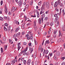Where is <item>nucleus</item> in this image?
Returning a JSON list of instances; mask_svg holds the SVG:
<instances>
[{"label": "nucleus", "mask_w": 65, "mask_h": 65, "mask_svg": "<svg viewBox=\"0 0 65 65\" xmlns=\"http://www.w3.org/2000/svg\"><path fill=\"white\" fill-rule=\"evenodd\" d=\"M6 65H10V64L9 63H7Z\"/></svg>", "instance_id": "nucleus-64"}, {"label": "nucleus", "mask_w": 65, "mask_h": 65, "mask_svg": "<svg viewBox=\"0 0 65 65\" xmlns=\"http://www.w3.org/2000/svg\"><path fill=\"white\" fill-rule=\"evenodd\" d=\"M60 51H61V52H63V48L62 47H61L60 49Z\"/></svg>", "instance_id": "nucleus-29"}, {"label": "nucleus", "mask_w": 65, "mask_h": 65, "mask_svg": "<svg viewBox=\"0 0 65 65\" xmlns=\"http://www.w3.org/2000/svg\"><path fill=\"white\" fill-rule=\"evenodd\" d=\"M4 30L5 31H7V29L6 28V27H4Z\"/></svg>", "instance_id": "nucleus-37"}, {"label": "nucleus", "mask_w": 65, "mask_h": 65, "mask_svg": "<svg viewBox=\"0 0 65 65\" xmlns=\"http://www.w3.org/2000/svg\"><path fill=\"white\" fill-rule=\"evenodd\" d=\"M8 24H7V23H6L5 24V26H8Z\"/></svg>", "instance_id": "nucleus-54"}, {"label": "nucleus", "mask_w": 65, "mask_h": 65, "mask_svg": "<svg viewBox=\"0 0 65 65\" xmlns=\"http://www.w3.org/2000/svg\"><path fill=\"white\" fill-rule=\"evenodd\" d=\"M61 1L60 0H59L56 2L55 3L54 7H57L58 6V5L61 4Z\"/></svg>", "instance_id": "nucleus-2"}, {"label": "nucleus", "mask_w": 65, "mask_h": 65, "mask_svg": "<svg viewBox=\"0 0 65 65\" xmlns=\"http://www.w3.org/2000/svg\"><path fill=\"white\" fill-rule=\"evenodd\" d=\"M0 20L1 21H3L4 20V19L2 17H0Z\"/></svg>", "instance_id": "nucleus-23"}, {"label": "nucleus", "mask_w": 65, "mask_h": 65, "mask_svg": "<svg viewBox=\"0 0 65 65\" xmlns=\"http://www.w3.org/2000/svg\"><path fill=\"white\" fill-rule=\"evenodd\" d=\"M5 12L6 13H7L8 12V11L7 10V6L6 5H5Z\"/></svg>", "instance_id": "nucleus-3"}, {"label": "nucleus", "mask_w": 65, "mask_h": 65, "mask_svg": "<svg viewBox=\"0 0 65 65\" xmlns=\"http://www.w3.org/2000/svg\"><path fill=\"white\" fill-rule=\"evenodd\" d=\"M14 11H15V8L14 7H13L11 9V11L12 12H13Z\"/></svg>", "instance_id": "nucleus-9"}, {"label": "nucleus", "mask_w": 65, "mask_h": 65, "mask_svg": "<svg viewBox=\"0 0 65 65\" xmlns=\"http://www.w3.org/2000/svg\"><path fill=\"white\" fill-rule=\"evenodd\" d=\"M23 55L24 56H26V53L24 52V53H23Z\"/></svg>", "instance_id": "nucleus-39"}, {"label": "nucleus", "mask_w": 65, "mask_h": 65, "mask_svg": "<svg viewBox=\"0 0 65 65\" xmlns=\"http://www.w3.org/2000/svg\"><path fill=\"white\" fill-rule=\"evenodd\" d=\"M35 40V44L36 45H37V41L35 40Z\"/></svg>", "instance_id": "nucleus-31"}, {"label": "nucleus", "mask_w": 65, "mask_h": 65, "mask_svg": "<svg viewBox=\"0 0 65 65\" xmlns=\"http://www.w3.org/2000/svg\"><path fill=\"white\" fill-rule=\"evenodd\" d=\"M23 44L25 45H26V44H27V43L24 42L23 43Z\"/></svg>", "instance_id": "nucleus-63"}, {"label": "nucleus", "mask_w": 65, "mask_h": 65, "mask_svg": "<svg viewBox=\"0 0 65 65\" xmlns=\"http://www.w3.org/2000/svg\"><path fill=\"white\" fill-rule=\"evenodd\" d=\"M41 53H42V52H43V48H42L41 50Z\"/></svg>", "instance_id": "nucleus-62"}, {"label": "nucleus", "mask_w": 65, "mask_h": 65, "mask_svg": "<svg viewBox=\"0 0 65 65\" xmlns=\"http://www.w3.org/2000/svg\"><path fill=\"white\" fill-rule=\"evenodd\" d=\"M56 54L57 56H60V52H57L56 53Z\"/></svg>", "instance_id": "nucleus-13"}, {"label": "nucleus", "mask_w": 65, "mask_h": 65, "mask_svg": "<svg viewBox=\"0 0 65 65\" xmlns=\"http://www.w3.org/2000/svg\"><path fill=\"white\" fill-rule=\"evenodd\" d=\"M7 45H6L5 46V47H4V49L5 50H6V49L7 48Z\"/></svg>", "instance_id": "nucleus-26"}, {"label": "nucleus", "mask_w": 65, "mask_h": 65, "mask_svg": "<svg viewBox=\"0 0 65 65\" xmlns=\"http://www.w3.org/2000/svg\"><path fill=\"white\" fill-rule=\"evenodd\" d=\"M61 41V38H59L58 40V42H60Z\"/></svg>", "instance_id": "nucleus-28"}, {"label": "nucleus", "mask_w": 65, "mask_h": 65, "mask_svg": "<svg viewBox=\"0 0 65 65\" xmlns=\"http://www.w3.org/2000/svg\"><path fill=\"white\" fill-rule=\"evenodd\" d=\"M18 51H19V50H20V49L21 47V46H18Z\"/></svg>", "instance_id": "nucleus-42"}, {"label": "nucleus", "mask_w": 65, "mask_h": 65, "mask_svg": "<svg viewBox=\"0 0 65 65\" xmlns=\"http://www.w3.org/2000/svg\"><path fill=\"white\" fill-rule=\"evenodd\" d=\"M20 60L22 61H24V58H20Z\"/></svg>", "instance_id": "nucleus-35"}, {"label": "nucleus", "mask_w": 65, "mask_h": 65, "mask_svg": "<svg viewBox=\"0 0 65 65\" xmlns=\"http://www.w3.org/2000/svg\"><path fill=\"white\" fill-rule=\"evenodd\" d=\"M49 12V10H48L47 11H46L45 13V14H47V13H48V12Z\"/></svg>", "instance_id": "nucleus-51"}, {"label": "nucleus", "mask_w": 65, "mask_h": 65, "mask_svg": "<svg viewBox=\"0 0 65 65\" xmlns=\"http://www.w3.org/2000/svg\"><path fill=\"white\" fill-rule=\"evenodd\" d=\"M57 15H58L57 14H55L54 15V17H56V18H57Z\"/></svg>", "instance_id": "nucleus-46"}, {"label": "nucleus", "mask_w": 65, "mask_h": 65, "mask_svg": "<svg viewBox=\"0 0 65 65\" xmlns=\"http://www.w3.org/2000/svg\"><path fill=\"white\" fill-rule=\"evenodd\" d=\"M36 65H38V62H37V61H36Z\"/></svg>", "instance_id": "nucleus-61"}, {"label": "nucleus", "mask_w": 65, "mask_h": 65, "mask_svg": "<svg viewBox=\"0 0 65 65\" xmlns=\"http://www.w3.org/2000/svg\"><path fill=\"white\" fill-rule=\"evenodd\" d=\"M62 65H65V62H63L62 63Z\"/></svg>", "instance_id": "nucleus-45"}, {"label": "nucleus", "mask_w": 65, "mask_h": 65, "mask_svg": "<svg viewBox=\"0 0 65 65\" xmlns=\"http://www.w3.org/2000/svg\"><path fill=\"white\" fill-rule=\"evenodd\" d=\"M29 51H30V53H31L32 51H33V48H32L31 49H30V48Z\"/></svg>", "instance_id": "nucleus-15"}, {"label": "nucleus", "mask_w": 65, "mask_h": 65, "mask_svg": "<svg viewBox=\"0 0 65 65\" xmlns=\"http://www.w3.org/2000/svg\"><path fill=\"white\" fill-rule=\"evenodd\" d=\"M26 63H27V62H26V61L24 60V61H23V63H24V64H26Z\"/></svg>", "instance_id": "nucleus-34"}, {"label": "nucleus", "mask_w": 65, "mask_h": 65, "mask_svg": "<svg viewBox=\"0 0 65 65\" xmlns=\"http://www.w3.org/2000/svg\"><path fill=\"white\" fill-rule=\"evenodd\" d=\"M48 53V50H44V53H43V56H44V54H47Z\"/></svg>", "instance_id": "nucleus-4"}, {"label": "nucleus", "mask_w": 65, "mask_h": 65, "mask_svg": "<svg viewBox=\"0 0 65 65\" xmlns=\"http://www.w3.org/2000/svg\"><path fill=\"white\" fill-rule=\"evenodd\" d=\"M54 59H57V57H56V55H54Z\"/></svg>", "instance_id": "nucleus-32"}, {"label": "nucleus", "mask_w": 65, "mask_h": 65, "mask_svg": "<svg viewBox=\"0 0 65 65\" xmlns=\"http://www.w3.org/2000/svg\"><path fill=\"white\" fill-rule=\"evenodd\" d=\"M3 41H5V40H6V38L4 37L3 38Z\"/></svg>", "instance_id": "nucleus-43"}, {"label": "nucleus", "mask_w": 65, "mask_h": 65, "mask_svg": "<svg viewBox=\"0 0 65 65\" xmlns=\"http://www.w3.org/2000/svg\"><path fill=\"white\" fill-rule=\"evenodd\" d=\"M0 41L1 43H2V44H3V43H5L6 42H2V40H0Z\"/></svg>", "instance_id": "nucleus-21"}, {"label": "nucleus", "mask_w": 65, "mask_h": 65, "mask_svg": "<svg viewBox=\"0 0 65 65\" xmlns=\"http://www.w3.org/2000/svg\"><path fill=\"white\" fill-rule=\"evenodd\" d=\"M18 5L19 6H21L22 5V1H20L18 2Z\"/></svg>", "instance_id": "nucleus-7"}, {"label": "nucleus", "mask_w": 65, "mask_h": 65, "mask_svg": "<svg viewBox=\"0 0 65 65\" xmlns=\"http://www.w3.org/2000/svg\"><path fill=\"white\" fill-rule=\"evenodd\" d=\"M28 7H29V5H26L25 6V8L26 9H28Z\"/></svg>", "instance_id": "nucleus-27"}, {"label": "nucleus", "mask_w": 65, "mask_h": 65, "mask_svg": "<svg viewBox=\"0 0 65 65\" xmlns=\"http://www.w3.org/2000/svg\"><path fill=\"white\" fill-rule=\"evenodd\" d=\"M31 17H33V18H35L36 17V15L35 14L34 15H31Z\"/></svg>", "instance_id": "nucleus-33"}, {"label": "nucleus", "mask_w": 65, "mask_h": 65, "mask_svg": "<svg viewBox=\"0 0 65 65\" xmlns=\"http://www.w3.org/2000/svg\"><path fill=\"white\" fill-rule=\"evenodd\" d=\"M36 22H37L36 20H35L34 21V26H35L36 25Z\"/></svg>", "instance_id": "nucleus-12"}, {"label": "nucleus", "mask_w": 65, "mask_h": 65, "mask_svg": "<svg viewBox=\"0 0 65 65\" xmlns=\"http://www.w3.org/2000/svg\"><path fill=\"white\" fill-rule=\"evenodd\" d=\"M39 51L40 50H41L42 48V46H40L39 47Z\"/></svg>", "instance_id": "nucleus-18"}, {"label": "nucleus", "mask_w": 65, "mask_h": 65, "mask_svg": "<svg viewBox=\"0 0 65 65\" xmlns=\"http://www.w3.org/2000/svg\"><path fill=\"white\" fill-rule=\"evenodd\" d=\"M40 31L39 30V31H38V35H40Z\"/></svg>", "instance_id": "nucleus-47"}, {"label": "nucleus", "mask_w": 65, "mask_h": 65, "mask_svg": "<svg viewBox=\"0 0 65 65\" xmlns=\"http://www.w3.org/2000/svg\"><path fill=\"white\" fill-rule=\"evenodd\" d=\"M2 10H1V11H0V14H1L2 13Z\"/></svg>", "instance_id": "nucleus-57"}, {"label": "nucleus", "mask_w": 65, "mask_h": 65, "mask_svg": "<svg viewBox=\"0 0 65 65\" xmlns=\"http://www.w3.org/2000/svg\"><path fill=\"white\" fill-rule=\"evenodd\" d=\"M15 59L12 60V62L14 64L15 63Z\"/></svg>", "instance_id": "nucleus-48"}, {"label": "nucleus", "mask_w": 65, "mask_h": 65, "mask_svg": "<svg viewBox=\"0 0 65 65\" xmlns=\"http://www.w3.org/2000/svg\"><path fill=\"white\" fill-rule=\"evenodd\" d=\"M46 43H47L48 44V43H50V41H49V40H48L47 41V40L46 41Z\"/></svg>", "instance_id": "nucleus-36"}, {"label": "nucleus", "mask_w": 65, "mask_h": 65, "mask_svg": "<svg viewBox=\"0 0 65 65\" xmlns=\"http://www.w3.org/2000/svg\"><path fill=\"white\" fill-rule=\"evenodd\" d=\"M53 36L54 37H55V38H56V34H54L53 35Z\"/></svg>", "instance_id": "nucleus-58"}, {"label": "nucleus", "mask_w": 65, "mask_h": 65, "mask_svg": "<svg viewBox=\"0 0 65 65\" xmlns=\"http://www.w3.org/2000/svg\"><path fill=\"white\" fill-rule=\"evenodd\" d=\"M29 52L26 53V56H28V55H29Z\"/></svg>", "instance_id": "nucleus-59"}, {"label": "nucleus", "mask_w": 65, "mask_h": 65, "mask_svg": "<svg viewBox=\"0 0 65 65\" xmlns=\"http://www.w3.org/2000/svg\"><path fill=\"white\" fill-rule=\"evenodd\" d=\"M30 3H31V4H30L31 5H33V1H31L30 2Z\"/></svg>", "instance_id": "nucleus-53"}, {"label": "nucleus", "mask_w": 65, "mask_h": 65, "mask_svg": "<svg viewBox=\"0 0 65 65\" xmlns=\"http://www.w3.org/2000/svg\"><path fill=\"white\" fill-rule=\"evenodd\" d=\"M54 24V23L53 22H51L50 23V24L51 26H53Z\"/></svg>", "instance_id": "nucleus-16"}, {"label": "nucleus", "mask_w": 65, "mask_h": 65, "mask_svg": "<svg viewBox=\"0 0 65 65\" xmlns=\"http://www.w3.org/2000/svg\"><path fill=\"white\" fill-rule=\"evenodd\" d=\"M15 37H16V36H15V34L13 36V37L14 38H15Z\"/></svg>", "instance_id": "nucleus-60"}, {"label": "nucleus", "mask_w": 65, "mask_h": 65, "mask_svg": "<svg viewBox=\"0 0 65 65\" xmlns=\"http://www.w3.org/2000/svg\"><path fill=\"white\" fill-rule=\"evenodd\" d=\"M43 18H44V17H42L41 18V20H42V21H43Z\"/></svg>", "instance_id": "nucleus-56"}, {"label": "nucleus", "mask_w": 65, "mask_h": 65, "mask_svg": "<svg viewBox=\"0 0 65 65\" xmlns=\"http://www.w3.org/2000/svg\"><path fill=\"white\" fill-rule=\"evenodd\" d=\"M2 4H3V1H2L1 2V5H2Z\"/></svg>", "instance_id": "nucleus-52"}, {"label": "nucleus", "mask_w": 65, "mask_h": 65, "mask_svg": "<svg viewBox=\"0 0 65 65\" xmlns=\"http://www.w3.org/2000/svg\"><path fill=\"white\" fill-rule=\"evenodd\" d=\"M57 32V30H56L54 31V34H56Z\"/></svg>", "instance_id": "nucleus-19"}, {"label": "nucleus", "mask_w": 65, "mask_h": 65, "mask_svg": "<svg viewBox=\"0 0 65 65\" xmlns=\"http://www.w3.org/2000/svg\"><path fill=\"white\" fill-rule=\"evenodd\" d=\"M44 13V12H43V11L41 10V11L40 12V14H42V13Z\"/></svg>", "instance_id": "nucleus-24"}, {"label": "nucleus", "mask_w": 65, "mask_h": 65, "mask_svg": "<svg viewBox=\"0 0 65 65\" xmlns=\"http://www.w3.org/2000/svg\"><path fill=\"white\" fill-rule=\"evenodd\" d=\"M28 50V47H27L24 50V51H23V52H26L27 51V50Z\"/></svg>", "instance_id": "nucleus-22"}, {"label": "nucleus", "mask_w": 65, "mask_h": 65, "mask_svg": "<svg viewBox=\"0 0 65 65\" xmlns=\"http://www.w3.org/2000/svg\"><path fill=\"white\" fill-rule=\"evenodd\" d=\"M21 42L18 43V46H20V44H21Z\"/></svg>", "instance_id": "nucleus-49"}, {"label": "nucleus", "mask_w": 65, "mask_h": 65, "mask_svg": "<svg viewBox=\"0 0 65 65\" xmlns=\"http://www.w3.org/2000/svg\"><path fill=\"white\" fill-rule=\"evenodd\" d=\"M14 24H17L18 25H19L20 24L19 22L16 21H14Z\"/></svg>", "instance_id": "nucleus-10"}, {"label": "nucleus", "mask_w": 65, "mask_h": 65, "mask_svg": "<svg viewBox=\"0 0 65 65\" xmlns=\"http://www.w3.org/2000/svg\"><path fill=\"white\" fill-rule=\"evenodd\" d=\"M28 45L29 46H31V43H28Z\"/></svg>", "instance_id": "nucleus-55"}, {"label": "nucleus", "mask_w": 65, "mask_h": 65, "mask_svg": "<svg viewBox=\"0 0 65 65\" xmlns=\"http://www.w3.org/2000/svg\"><path fill=\"white\" fill-rule=\"evenodd\" d=\"M27 35H26V37H29V34L30 35H32V34H31V32L30 31H29L28 33H27Z\"/></svg>", "instance_id": "nucleus-5"}, {"label": "nucleus", "mask_w": 65, "mask_h": 65, "mask_svg": "<svg viewBox=\"0 0 65 65\" xmlns=\"http://www.w3.org/2000/svg\"><path fill=\"white\" fill-rule=\"evenodd\" d=\"M42 17L44 18L45 17V14H43L42 15Z\"/></svg>", "instance_id": "nucleus-30"}, {"label": "nucleus", "mask_w": 65, "mask_h": 65, "mask_svg": "<svg viewBox=\"0 0 65 65\" xmlns=\"http://www.w3.org/2000/svg\"><path fill=\"white\" fill-rule=\"evenodd\" d=\"M7 29L8 31H10V26H9L8 27V28Z\"/></svg>", "instance_id": "nucleus-25"}, {"label": "nucleus", "mask_w": 65, "mask_h": 65, "mask_svg": "<svg viewBox=\"0 0 65 65\" xmlns=\"http://www.w3.org/2000/svg\"><path fill=\"white\" fill-rule=\"evenodd\" d=\"M4 18L5 20H7V17H4Z\"/></svg>", "instance_id": "nucleus-40"}, {"label": "nucleus", "mask_w": 65, "mask_h": 65, "mask_svg": "<svg viewBox=\"0 0 65 65\" xmlns=\"http://www.w3.org/2000/svg\"><path fill=\"white\" fill-rule=\"evenodd\" d=\"M33 38V35H31L30 36V37H27V39H30L31 40H32V39Z\"/></svg>", "instance_id": "nucleus-6"}, {"label": "nucleus", "mask_w": 65, "mask_h": 65, "mask_svg": "<svg viewBox=\"0 0 65 65\" xmlns=\"http://www.w3.org/2000/svg\"><path fill=\"white\" fill-rule=\"evenodd\" d=\"M1 53H3V48H1Z\"/></svg>", "instance_id": "nucleus-20"}, {"label": "nucleus", "mask_w": 65, "mask_h": 65, "mask_svg": "<svg viewBox=\"0 0 65 65\" xmlns=\"http://www.w3.org/2000/svg\"><path fill=\"white\" fill-rule=\"evenodd\" d=\"M47 19H48V18L47 17H45V18L44 20H47Z\"/></svg>", "instance_id": "nucleus-44"}, {"label": "nucleus", "mask_w": 65, "mask_h": 65, "mask_svg": "<svg viewBox=\"0 0 65 65\" xmlns=\"http://www.w3.org/2000/svg\"><path fill=\"white\" fill-rule=\"evenodd\" d=\"M41 3H42V2H41V1L40 2H39V3H38V4L39 5H40L41 4Z\"/></svg>", "instance_id": "nucleus-41"}, {"label": "nucleus", "mask_w": 65, "mask_h": 65, "mask_svg": "<svg viewBox=\"0 0 65 65\" xmlns=\"http://www.w3.org/2000/svg\"><path fill=\"white\" fill-rule=\"evenodd\" d=\"M39 24H41V19H39Z\"/></svg>", "instance_id": "nucleus-17"}, {"label": "nucleus", "mask_w": 65, "mask_h": 65, "mask_svg": "<svg viewBox=\"0 0 65 65\" xmlns=\"http://www.w3.org/2000/svg\"><path fill=\"white\" fill-rule=\"evenodd\" d=\"M46 5V7L48 9L50 7V4L48 2H44L43 5H42V7L41 8V9H44L45 8V5Z\"/></svg>", "instance_id": "nucleus-1"}, {"label": "nucleus", "mask_w": 65, "mask_h": 65, "mask_svg": "<svg viewBox=\"0 0 65 65\" xmlns=\"http://www.w3.org/2000/svg\"><path fill=\"white\" fill-rule=\"evenodd\" d=\"M31 61L30 59L28 60V62H27V63L28 65H30V63H31Z\"/></svg>", "instance_id": "nucleus-8"}, {"label": "nucleus", "mask_w": 65, "mask_h": 65, "mask_svg": "<svg viewBox=\"0 0 65 65\" xmlns=\"http://www.w3.org/2000/svg\"><path fill=\"white\" fill-rule=\"evenodd\" d=\"M25 34V31H23L22 32V35H24Z\"/></svg>", "instance_id": "nucleus-50"}, {"label": "nucleus", "mask_w": 65, "mask_h": 65, "mask_svg": "<svg viewBox=\"0 0 65 65\" xmlns=\"http://www.w3.org/2000/svg\"><path fill=\"white\" fill-rule=\"evenodd\" d=\"M20 30V28L18 27L15 30V32H17V31H18Z\"/></svg>", "instance_id": "nucleus-14"}, {"label": "nucleus", "mask_w": 65, "mask_h": 65, "mask_svg": "<svg viewBox=\"0 0 65 65\" xmlns=\"http://www.w3.org/2000/svg\"><path fill=\"white\" fill-rule=\"evenodd\" d=\"M59 37L60 36H61V31H60L59 30Z\"/></svg>", "instance_id": "nucleus-38"}, {"label": "nucleus", "mask_w": 65, "mask_h": 65, "mask_svg": "<svg viewBox=\"0 0 65 65\" xmlns=\"http://www.w3.org/2000/svg\"><path fill=\"white\" fill-rule=\"evenodd\" d=\"M37 12V15L38 18H39V12L38 11H36Z\"/></svg>", "instance_id": "nucleus-11"}]
</instances>
